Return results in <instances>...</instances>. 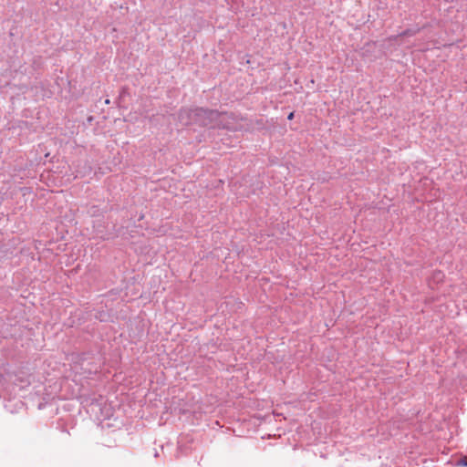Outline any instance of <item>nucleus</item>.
Instances as JSON below:
<instances>
[{
	"label": "nucleus",
	"mask_w": 467,
	"mask_h": 467,
	"mask_svg": "<svg viewBox=\"0 0 467 467\" xmlns=\"http://www.w3.org/2000/svg\"><path fill=\"white\" fill-rule=\"evenodd\" d=\"M457 465L466 467L467 466V457L461 458L460 461L457 462Z\"/></svg>",
	"instance_id": "f257e3e1"
},
{
	"label": "nucleus",
	"mask_w": 467,
	"mask_h": 467,
	"mask_svg": "<svg viewBox=\"0 0 467 467\" xmlns=\"http://www.w3.org/2000/svg\"><path fill=\"white\" fill-rule=\"evenodd\" d=\"M287 117H289V118L294 117V113L293 112L289 113V115Z\"/></svg>",
	"instance_id": "f03ea898"
}]
</instances>
